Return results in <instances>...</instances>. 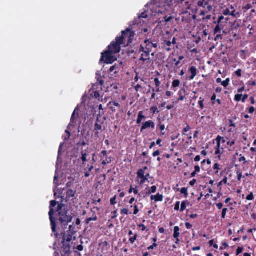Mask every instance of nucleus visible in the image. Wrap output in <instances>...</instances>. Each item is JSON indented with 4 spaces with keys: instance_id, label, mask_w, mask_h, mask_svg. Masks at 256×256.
<instances>
[{
    "instance_id": "nucleus-37",
    "label": "nucleus",
    "mask_w": 256,
    "mask_h": 256,
    "mask_svg": "<svg viewBox=\"0 0 256 256\" xmlns=\"http://www.w3.org/2000/svg\"><path fill=\"white\" fill-rule=\"evenodd\" d=\"M154 82L155 86H156V88H159L161 84V82L159 80V79L158 78H155Z\"/></svg>"
},
{
    "instance_id": "nucleus-34",
    "label": "nucleus",
    "mask_w": 256,
    "mask_h": 256,
    "mask_svg": "<svg viewBox=\"0 0 256 256\" xmlns=\"http://www.w3.org/2000/svg\"><path fill=\"white\" fill-rule=\"evenodd\" d=\"M227 182H228V179H227V178L226 177H225L223 180H222V181H220L218 184V188H220V186L223 184H226L227 183Z\"/></svg>"
},
{
    "instance_id": "nucleus-54",
    "label": "nucleus",
    "mask_w": 256,
    "mask_h": 256,
    "mask_svg": "<svg viewBox=\"0 0 256 256\" xmlns=\"http://www.w3.org/2000/svg\"><path fill=\"white\" fill-rule=\"evenodd\" d=\"M248 94H244L242 96V102L244 103L246 102V100L248 98Z\"/></svg>"
},
{
    "instance_id": "nucleus-40",
    "label": "nucleus",
    "mask_w": 256,
    "mask_h": 256,
    "mask_svg": "<svg viewBox=\"0 0 256 256\" xmlns=\"http://www.w3.org/2000/svg\"><path fill=\"white\" fill-rule=\"evenodd\" d=\"M148 14H146V12H142L139 16H138V18H148Z\"/></svg>"
},
{
    "instance_id": "nucleus-44",
    "label": "nucleus",
    "mask_w": 256,
    "mask_h": 256,
    "mask_svg": "<svg viewBox=\"0 0 256 256\" xmlns=\"http://www.w3.org/2000/svg\"><path fill=\"white\" fill-rule=\"evenodd\" d=\"M116 196H115L113 198L110 199V204L112 205H114L116 204Z\"/></svg>"
},
{
    "instance_id": "nucleus-19",
    "label": "nucleus",
    "mask_w": 256,
    "mask_h": 256,
    "mask_svg": "<svg viewBox=\"0 0 256 256\" xmlns=\"http://www.w3.org/2000/svg\"><path fill=\"white\" fill-rule=\"evenodd\" d=\"M180 228L178 226H176L174 228V238H179L180 233Z\"/></svg>"
},
{
    "instance_id": "nucleus-14",
    "label": "nucleus",
    "mask_w": 256,
    "mask_h": 256,
    "mask_svg": "<svg viewBox=\"0 0 256 256\" xmlns=\"http://www.w3.org/2000/svg\"><path fill=\"white\" fill-rule=\"evenodd\" d=\"M146 119V116L144 115L143 112L140 111L138 114V118L136 120V123L139 126L142 122H144Z\"/></svg>"
},
{
    "instance_id": "nucleus-39",
    "label": "nucleus",
    "mask_w": 256,
    "mask_h": 256,
    "mask_svg": "<svg viewBox=\"0 0 256 256\" xmlns=\"http://www.w3.org/2000/svg\"><path fill=\"white\" fill-rule=\"evenodd\" d=\"M180 192L182 194H184L186 196H187L188 194V189L186 188H182L180 190Z\"/></svg>"
},
{
    "instance_id": "nucleus-36",
    "label": "nucleus",
    "mask_w": 256,
    "mask_h": 256,
    "mask_svg": "<svg viewBox=\"0 0 256 256\" xmlns=\"http://www.w3.org/2000/svg\"><path fill=\"white\" fill-rule=\"evenodd\" d=\"M172 19V16H166L164 17V22L166 23L170 22Z\"/></svg>"
},
{
    "instance_id": "nucleus-16",
    "label": "nucleus",
    "mask_w": 256,
    "mask_h": 256,
    "mask_svg": "<svg viewBox=\"0 0 256 256\" xmlns=\"http://www.w3.org/2000/svg\"><path fill=\"white\" fill-rule=\"evenodd\" d=\"M212 0H202L198 2V5L199 6L205 8Z\"/></svg>"
},
{
    "instance_id": "nucleus-47",
    "label": "nucleus",
    "mask_w": 256,
    "mask_h": 256,
    "mask_svg": "<svg viewBox=\"0 0 256 256\" xmlns=\"http://www.w3.org/2000/svg\"><path fill=\"white\" fill-rule=\"evenodd\" d=\"M240 158H239V161L242 162H244V164H246V158L244 156H242V154H240Z\"/></svg>"
},
{
    "instance_id": "nucleus-55",
    "label": "nucleus",
    "mask_w": 256,
    "mask_h": 256,
    "mask_svg": "<svg viewBox=\"0 0 256 256\" xmlns=\"http://www.w3.org/2000/svg\"><path fill=\"white\" fill-rule=\"evenodd\" d=\"M180 202H177L176 203L175 206H174V210H179V208H180Z\"/></svg>"
},
{
    "instance_id": "nucleus-26",
    "label": "nucleus",
    "mask_w": 256,
    "mask_h": 256,
    "mask_svg": "<svg viewBox=\"0 0 256 256\" xmlns=\"http://www.w3.org/2000/svg\"><path fill=\"white\" fill-rule=\"evenodd\" d=\"M214 170H215V174H218L219 170L220 169V165L218 163L214 164L213 166Z\"/></svg>"
},
{
    "instance_id": "nucleus-18",
    "label": "nucleus",
    "mask_w": 256,
    "mask_h": 256,
    "mask_svg": "<svg viewBox=\"0 0 256 256\" xmlns=\"http://www.w3.org/2000/svg\"><path fill=\"white\" fill-rule=\"evenodd\" d=\"M216 26L214 28V34H220L222 30L224 28V26L220 25V24H216Z\"/></svg>"
},
{
    "instance_id": "nucleus-46",
    "label": "nucleus",
    "mask_w": 256,
    "mask_h": 256,
    "mask_svg": "<svg viewBox=\"0 0 256 256\" xmlns=\"http://www.w3.org/2000/svg\"><path fill=\"white\" fill-rule=\"evenodd\" d=\"M224 19V16H220L218 17V20L216 22H214V24H220L222 22V21Z\"/></svg>"
},
{
    "instance_id": "nucleus-48",
    "label": "nucleus",
    "mask_w": 256,
    "mask_h": 256,
    "mask_svg": "<svg viewBox=\"0 0 256 256\" xmlns=\"http://www.w3.org/2000/svg\"><path fill=\"white\" fill-rule=\"evenodd\" d=\"M216 34V36L214 38V40L215 41H216L220 39H222V35L221 34V33L220 34Z\"/></svg>"
},
{
    "instance_id": "nucleus-63",
    "label": "nucleus",
    "mask_w": 256,
    "mask_h": 256,
    "mask_svg": "<svg viewBox=\"0 0 256 256\" xmlns=\"http://www.w3.org/2000/svg\"><path fill=\"white\" fill-rule=\"evenodd\" d=\"M76 249L79 251H82L83 250V246L80 244L76 247Z\"/></svg>"
},
{
    "instance_id": "nucleus-58",
    "label": "nucleus",
    "mask_w": 256,
    "mask_h": 256,
    "mask_svg": "<svg viewBox=\"0 0 256 256\" xmlns=\"http://www.w3.org/2000/svg\"><path fill=\"white\" fill-rule=\"evenodd\" d=\"M134 214H136L138 212L139 210H138V206L136 205L134 206Z\"/></svg>"
},
{
    "instance_id": "nucleus-29",
    "label": "nucleus",
    "mask_w": 256,
    "mask_h": 256,
    "mask_svg": "<svg viewBox=\"0 0 256 256\" xmlns=\"http://www.w3.org/2000/svg\"><path fill=\"white\" fill-rule=\"evenodd\" d=\"M246 52L245 50H240V56L242 60H246Z\"/></svg>"
},
{
    "instance_id": "nucleus-17",
    "label": "nucleus",
    "mask_w": 256,
    "mask_h": 256,
    "mask_svg": "<svg viewBox=\"0 0 256 256\" xmlns=\"http://www.w3.org/2000/svg\"><path fill=\"white\" fill-rule=\"evenodd\" d=\"M140 82H139L136 86H134V90L136 92L142 91L143 90L142 87V82H144V80L143 78H140Z\"/></svg>"
},
{
    "instance_id": "nucleus-5",
    "label": "nucleus",
    "mask_w": 256,
    "mask_h": 256,
    "mask_svg": "<svg viewBox=\"0 0 256 256\" xmlns=\"http://www.w3.org/2000/svg\"><path fill=\"white\" fill-rule=\"evenodd\" d=\"M114 54L110 50L105 51L102 54L100 61H104L106 64H112L116 60Z\"/></svg>"
},
{
    "instance_id": "nucleus-7",
    "label": "nucleus",
    "mask_w": 256,
    "mask_h": 256,
    "mask_svg": "<svg viewBox=\"0 0 256 256\" xmlns=\"http://www.w3.org/2000/svg\"><path fill=\"white\" fill-rule=\"evenodd\" d=\"M144 46L142 45L140 46L141 50H148L151 52L152 48H156L158 47V44L156 42H154L150 40L146 39L144 41Z\"/></svg>"
},
{
    "instance_id": "nucleus-60",
    "label": "nucleus",
    "mask_w": 256,
    "mask_h": 256,
    "mask_svg": "<svg viewBox=\"0 0 256 256\" xmlns=\"http://www.w3.org/2000/svg\"><path fill=\"white\" fill-rule=\"evenodd\" d=\"M186 226L188 229H190L192 228V225L189 222L186 223Z\"/></svg>"
},
{
    "instance_id": "nucleus-13",
    "label": "nucleus",
    "mask_w": 256,
    "mask_h": 256,
    "mask_svg": "<svg viewBox=\"0 0 256 256\" xmlns=\"http://www.w3.org/2000/svg\"><path fill=\"white\" fill-rule=\"evenodd\" d=\"M150 200L154 201L155 202H162L164 200V196L162 194L158 193L156 195H152L150 196Z\"/></svg>"
},
{
    "instance_id": "nucleus-35",
    "label": "nucleus",
    "mask_w": 256,
    "mask_h": 256,
    "mask_svg": "<svg viewBox=\"0 0 256 256\" xmlns=\"http://www.w3.org/2000/svg\"><path fill=\"white\" fill-rule=\"evenodd\" d=\"M112 160L110 158H106V160H104L102 162V164L104 165H106L108 164H109L111 162Z\"/></svg>"
},
{
    "instance_id": "nucleus-62",
    "label": "nucleus",
    "mask_w": 256,
    "mask_h": 256,
    "mask_svg": "<svg viewBox=\"0 0 256 256\" xmlns=\"http://www.w3.org/2000/svg\"><path fill=\"white\" fill-rule=\"evenodd\" d=\"M165 44L168 46H170L172 44V42L169 40H165L164 41Z\"/></svg>"
},
{
    "instance_id": "nucleus-38",
    "label": "nucleus",
    "mask_w": 256,
    "mask_h": 256,
    "mask_svg": "<svg viewBox=\"0 0 256 256\" xmlns=\"http://www.w3.org/2000/svg\"><path fill=\"white\" fill-rule=\"evenodd\" d=\"M82 160L83 161V162H86V160H87V158H86V156H87V154H86V152H82Z\"/></svg>"
},
{
    "instance_id": "nucleus-4",
    "label": "nucleus",
    "mask_w": 256,
    "mask_h": 256,
    "mask_svg": "<svg viewBox=\"0 0 256 256\" xmlns=\"http://www.w3.org/2000/svg\"><path fill=\"white\" fill-rule=\"evenodd\" d=\"M146 167L144 169H140L137 172L136 182L140 186L144 184L146 182L148 181L150 174L148 173L145 172V170Z\"/></svg>"
},
{
    "instance_id": "nucleus-32",
    "label": "nucleus",
    "mask_w": 256,
    "mask_h": 256,
    "mask_svg": "<svg viewBox=\"0 0 256 256\" xmlns=\"http://www.w3.org/2000/svg\"><path fill=\"white\" fill-rule=\"evenodd\" d=\"M230 12H231V10H230V8H226L224 10L222 11V14L224 16H228V15L230 16Z\"/></svg>"
},
{
    "instance_id": "nucleus-57",
    "label": "nucleus",
    "mask_w": 256,
    "mask_h": 256,
    "mask_svg": "<svg viewBox=\"0 0 256 256\" xmlns=\"http://www.w3.org/2000/svg\"><path fill=\"white\" fill-rule=\"evenodd\" d=\"M112 104H113L114 106H115L118 107V109H120V104H119V103H118V102H116L114 101V102H112Z\"/></svg>"
},
{
    "instance_id": "nucleus-23",
    "label": "nucleus",
    "mask_w": 256,
    "mask_h": 256,
    "mask_svg": "<svg viewBox=\"0 0 256 256\" xmlns=\"http://www.w3.org/2000/svg\"><path fill=\"white\" fill-rule=\"evenodd\" d=\"M76 194V191L70 190H68L66 192V197L67 198H70L73 197Z\"/></svg>"
},
{
    "instance_id": "nucleus-24",
    "label": "nucleus",
    "mask_w": 256,
    "mask_h": 256,
    "mask_svg": "<svg viewBox=\"0 0 256 256\" xmlns=\"http://www.w3.org/2000/svg\"><path fill=\"white\" fill-rule=\"evenodd\" d=\"M91 95L96 98H98L100 96V94L99 92L98 91V90H94V91L91 94Z\"/></svg>"
},
{
    "instance_id": "nucleus-28",
    "label": "nucleus",
    "mask_w": 256,
    "mask_h": 256,
    "mask_svg": "<svg viewBox=\"0 0 256 256\" xmlns=\"http://www.w3.org/2000/svg\"><path fill=\"white\" fill-rule=\"evenodd\" d=\"M230 80L229 78H227L226 80L222 82V85L224 88L227 87L230 83Z\"/></svg>"
},
{
    "instance_id": "nucleus-6",
    "label": "nucleus",
    "mask_w": 256,
    "mask_h": 256,
    "mask_svg": "<svg viewBox=\"0 0 256 256\" xmlns=\"http://www.w3.org/2000/svg\"><path fill=\"white\" fill-rule=\"evenodd\" d=\"M123 44L118 38H116V41L112 42L108 46V50H110L112 52L117 54L120 52L121 50V45Z\"/></svg>"
},
{
    "instance_id": "nucleus-52",
    "label": "nucleus",
    "mask_w": 256,
    "mask_h": 256,
    "mask_svg": "<svg viewBox=\"0 0 256 256\" xmlns=\"http://www.w3.org/2000/svg\"><path fill=\"white\" fill-rule=\"evenodd\" d=\"M252 7V6L250 4H248L244 8L246 10H248L250 9Z\"/></svg>"
},
{
    "instance_id": "nucleus-11",
    "label": "nucleus",
    "mask_w": 256,
    "mask_h": 256,
    "mask_svg": "<svg viewBox=\"0 0 256 256\" xmlns=\"http://www.w3.org/2000/svg\"><path fill=\"white\" fill-rule=\"evenodd\" d=\"M104 84V81L102 79L100 76H99L97 79V82L94 84L92 86L93 90L100 89L102 90V86Z\"/></svg>"
},
{
    "instance_id": "nucleus-42",
    "label": "nucleus",
    "mask_w": 256,
    "mask_h": 256,
    "mask_svg": "<svg viewBox=\"0 0 256 256\" xmlns=\"http://www.w3.org/2000/svg\"><path fill=\"white\" fill-rule=\"evenodd\" d=\"M228 246V244L226 242H224L222 243V246L220 247V250H223L226 248Z\"/></svg>"
},
{
    "instance_id": "nucleus-53",
    "label": "nucleus",
    "mask_w": 256,
    "mask_h": 256,
    "mask_svg": "<svg viewBox=\"0 0 256 256\" xmlns=\"http://www.w3.org/2000/svg\"><path fill=\"white\" fill-rule=\"evenodd\" d=\"M121 213L124 214H128V210L126 208H123L121 210Z\"/></svg>"
},
{
    "instance_id": "nucleus-20",
    "label": "nucleus",
    "mask_w": 256,
    "mask_h": 256,
    "mask_svg": "<svg viewBox=\"0 0 256 256\" xmlns=\"http://www.w3.org/2000/svg\"><path fill=\"white\" fill-rule=\"evenodd\" d=\"M157 188L156 186H154L150 188L146 192V194H151L155 193L156 191Z\"/></svg>"
},
{
    "instance_id": "nucleus-51",
    "label": "nucleus",
    "mask_w": 256,
    "mask_h": 256,
    "mask_svg": "<svg viewBox=\"0 0 256 256\" xmlns=\"http://www.w3.org/2000/svg\"><path fill=\"white\" fill-rule=\"evenodd\" d=\"M248 110L250 114H253L255 111V108L254 106H250L248 108Z\"/></svg>"
},
{
    "instance_id": "nucleus-31",
    "label": "nucleus",
    "mask_w": 256,
    "mask_h": 256,
    "mask_svg": "<svg viewBox=\"0 0 256 256\" xmlns=\"http://www.w3.org/2000/svg\"><path fill=\"white\" fill-rule=\"evenodd\" d=\"M242 94H236L234 96V100L235 101H236L237 102H239L240 101L242 100Z\"/></svg>"
},
{
    "instance_id": "nucleus-50",
    "label": "nucleus",
    "mask_w": 256,
    "mask_h": 256,
    "mask_svg": "<svg viewBox=\"0 0 256 256\" xmlns=\"http://www.w3.org/2000/svg\"><path fill=\"white\" fill-rule=\"evenodd\" d=\"M247 84L251 86H255L256 85V81H248Z\"/></svg>"
},
{
    "instance_id": "nucleus-49",
    "label": "nucleus",
    "mask_w": 256,
    "mask_h": 256,
    "mask_svg": "<svg viewBox=\"0 0 256 256\" xmlns=\"http://www.w3.org/2000/svg\"><path fill=\"white\" fill-rule=\"evenodd\" d=\"M235 74L238 76V77H241L242 76V70L240 69H238L235 72Z\"/></svg>"
},
{
    "instance_id": "nucleus-15",
    "label": "nucleus",
    "mask_w": 256,
    "mask_h": 256,
    "mask_svg": "<svg viewBox=\"0 0 256 256\" xmlns=\"http://www.w3.org/2000/svg\"><path fill=\"white\" fill-rule=\"evenodd\" d=\"M154 124L152 120H148L144 123L141 128H154Z\"/></svg>"
},
{
    "instance_id": "nucleus-9",
    "label": "nucleus",
    "mask_w": 256,
    "mask_h": 256,
    "mask_svg": "<svg viewBox=\"0 0 256 256\" xmlns=\"http://www.w3.org/2000/svg\"><path fill=\"white\" fill-rule=\"evenodd\" d=\"M56 202L55 200H52L50 203V210L49 212V216L50 218V220L51 224L52 226V230L53 232H55L56 230V224L54 222V220L52 218V216L54 214V212L52 208L56 206Z\"/></svg>"
},
{
    "instance_id": "nucleus-59",
    "label": "nucleus",
    "mask_w": 256,
    "mask_h": 256,
    "mask_svg": "<svg viewBox=\"0 0 256 256\" xmlns=\"http://www.w3.org/2000/svg\"><path fill=\"white\" fill-rule=\"evenodd\" d=\"M136 236H134L133 238H130V242L132 244H133L135 240H136Z\"/></svg>"
},
{
    "instance_id": "nucleus-27",
    "label": "nucleus",
    "mask_w": 256,
    "mask_h": 256,
    "mask_svg": "<svg viewBox=\"0 0 256 256\" xmlns=\"http://www.w3.org/2000/svg\"><path fill=\"white\" fill-rule=\"evenodd\" d=\"M132 192H133L135 194H138V190L137 189V188L136 187L134 188L132 186H131L130 187V189L129 190L128 192L130 194L132 193Z\"/></svg>"
},
{
    "instance_id": "nucleus-2",
    "label": "nucleus",
    "mask_w": 256,
    "mask_h": 256,
    "mask_svg": "<svg viewBox=\"0 0 256 256\" xmlns=\"http://www.w3.org/2000/svg\"><path fill=\"white\" fill-rule=\"evenodd\" d=\"M134 35V32L128 28L122 32L121 36H118V40H120L123 44L124 46H128L132 42Z\"/></svg>"
},
{
    "instance_id": "nucleus-41",
    "label": "nucleus",
    "mask_w": 256,
    "mask_h": 256,
    "mask_svg": "<svg viewBox=\"0 0 256 256\" xmlns=\"http://www.w3.org/2000/svg\"><path fill=\"white\" fill-rule=\"evenodd\" d=\"M246 200H252L254 199V196L252 192H250V194H249L246 196Z\"/></svg>"
},
{
    "instance_id": "nucleus-21",
    "label": "nucleus",
    "mask_w": 256,
    "mask_h": 256,
    "mask_svg": "<svg viewBox=\"0 0 256 256\" xmlns=\"http://www.w3.org/2000/svg\"><path fill=\"white\" fill-rule=\"evenodd\" d=\"M230 16H232L234 18H236L240 16V12H236L235 10H231Z\"/></svg>"
},
{
    "instance_id": "nucleus-30",
    "label": "nucleus",
    "mask_w": 256,
    "mask_h": 256,
    "mask_svg": "<svg viewBox=\"0 0 256 256\" xmlns=\"http://www.w3.org/2000/svg\"><path fill=\"white\" fill-rule=\"evenodd\" d=\"M150 112L153 114H155L156 112H159L158 108L156 106H152L150 108Z\"/></svg>"
},
{
    "instance_id": "nucleus-8",
    "label": "nucleus",
    "mask_w": 256,
    "mask_h": 256,
    "mask_svg": "<svg viewBox=\"0 0 256 256\" xmlns=\"http://www.w3.org/2000/svg\"><path fill=\"white\" fill-rule=\"evenodd\" d=\"M216 141L217 146L215 151V154L216 155H218V156L220 157V154L223 153V144L225 142V140L223 138L218 136L216 138Z\"/></svg>"
},
{
    "instance_id": "nucleus-3",
    "label": "nucleus",
    "mask_w": 256,
    "mask_h": 256,
    "mask_svg": "<svg viewBox=\"0 0 256 256\" xmlns=\"http://www.w3.org/2000/svg\"><path fill=\"white\" fill-rule=\"evenodd\" d=\"M59 220L61 222H71L72 217L71 216L67 214V211L66 210L64 204H60L58 206V210Z\"/></svg>"
},
{
    "instance_id": "nucleus-12",
    "label": "nucleus",
    "mask_w": 256,
    "mask_h": 256,
    "mask_svg": "<svg viewBox=\"0 0 256 256\" xmlns=\"http://www.w3.org/2000/svg\"><path fill=\"white\" fill-rule=\"evenodd\" d=\"M188 70L191 74V76L189 77L188 80H192L194 79L197 74V69L196 67L192 66L189 68Z\"/></svg>"
},
{
    "instance_id": "nucleus-61",
    "label": "nucleus",
    "mask_w": 256,
    "mask_h": 256,
    "mask_svg": "<svg viewBox=\"0 0 256 256\" xmlns=\"http://www.w3.org/2000/svg\"><path fill=\"white\" fill-rule=\"evenodd\" d=\"M244 88H245L244 86H242V88H238V93H241V92H242L243 91H244Z\"/></svg>"
},
{
    "instance_id": "nucleus-10",
    "label": "nucleus",
    "mask_w": 256,
    "mask_h": 256,
    "mask_svg": "<svg viewBox=\"0 0 256 256\" xmlns=\"http://www.w3.org/2000/svg\"><path fill=\"white\" fill-rule=\"evenodd\" d=\"M139 51L140 52H142L140 58V60L144 62L150 60V51L141 50V47L140 48Z\"/></svg>"
},
{
    "instance_id": "nucleus-45",
    "label": "nucleus",
    "mask_w": 256,
    "mask_h": 256,
    "mask_svg": "<svg viewBox=\"0 0 256 256\" xmlns=\"http://www.w3.org/2000/svg\"><path fill=\"white\" fill-rule=\"evenodd\" d=\"M227 211H228V208H224L222 210V216L223 218H225Z\"/></svg>"
},
{
    "instance_id": "nucleus-56",
    "label": "nucleus",
    "mask_w": 256,
    "mask_h": 256,
    "mask_svg": "<svg viewBox=\"0 0 256 256\" xmlns=\"http://www.w3.org/2000/svg\"><path fill=\"white\" fill-rule=\"evenodd\" d=\"M243 251V248L241 247H239L236 250V254L237 255L239 254H240L242 253Z\"/></svg>"
},
{
    "instance_id": "nucleus-64",
    "label": "nucleus",
    "mask_w": 256,
    "mask_h": 256,
    "mask_svg": "<svg viewBox=\"0 0 256 256\" xmlns=\"http://www.w3.org/2000/svg\"><path fill=\"white\" fill-rule=\"evenodd\" d=\"M250 103H251V104H255V103H256V101H255V100H254V97L251 96V97L250 98Z\"/></svg>"
},
{
    "instance_id": "nucleus-43",
    "label": "nucleus",
    "mask_w": 256,
    "mask_h": 256,
    "mask_svg": "<svg viewBox=\"0 0 256 256\" xmlns=\"http://www.w3.org/2000/svg\"><path fill=\"white\" fill-rule=\"evenodd\" d=\"M203 102L204 100H202V98H200V100L198 102V104L201 110H202L204 108Z\"/></svg>"
},
{
    "instance_id": "nucleus-1",
    "label": "nucleus",
    "mask_w": 256,
    "mask_h": 256,
    "mask_svg": "<svg viewBox=\"0 0 256 256\" xmlns=\"http://www.w3.org/2000/svg\"><path fill=\"white\" fill-rule=\"evenodd\" d=\"M94 124L96 128H102L96 123L94 116H88L87 114L82 112L77 106L72 114L67 128H92Z\"/></svg>"
},
{
    "instance_id": "nucleus-25",
    "label": "nucleus",
    "mask_w": 256,
    "mask_h": 256,
    "mask_svg": "<svg viewBox=\"0 0 256 256\" xmlns=\"http://www.w3.org/2000/svg\"><path fill=\"white\" fill-rule=\"evenodd\" d=\"M180 84V81L178 80H174L172 82V86L174 88L178 87Z\"/></svg>"
},
{
    "instance_id": "nucleus-22",
    "label": "nucleus",
    "mask_w": 256,
    "mask_h": 256,
    "mask_svg": "<svg viewBox=\"0 0 256 256\" xmlns=\"http://www.w3.org/2000/svg\"><path fill=\"white\" fill-rule=\"evenodd\" d=\"M189 204V202L187 200L182 202L181 204L180 211L183 212L186 208V206Z\"/></svg>"
},
{
    "instance_id": "nucleus-33",
    "label": "nucleus",
    "mask_w": 256,
    "mask_h": 256,
    "mask_svg": "<svg viewBox=\"0 0 256 256\" xmlns=\"http://www.w3.org/2000/svg\"><path fill=\"white\" fill-rule=\"evenodd\" d=\"M117 69H118V66H116V65L112 66L110 68L109 70V72H114V73L116 74V72L115 70H116Z\"/></svg>"
}]
</instances>
